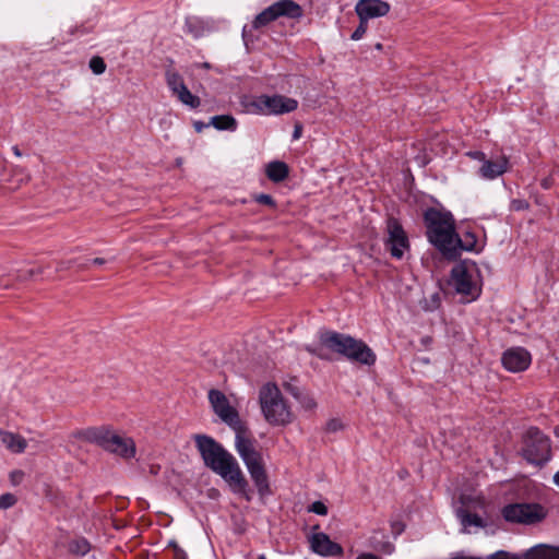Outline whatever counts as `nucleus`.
<instances>
[{
    "label": "nucleus",
    "mask_w": 559,
    "mask_h": 559,
    "mask_svg": "<svg viewBox=\"0 0 559 559\" xmlns=\"http://www.w3.org/2000/svg\"><path fill=\"white\" fill-rule=\"evenodd\" d=\"M193 440L204 465L219 475L234 493L251 501L252 490L235 456L210 436L195 435Z\"/></svg>",
    "instance_id": "nucleus-1"
},
{
    "label": "nucleus",
    "mask_w": 559,
    "mask_h": 559,
    "mask_svg": "<svg viewBox=\"0 0 559 559\" xmlns=\"http://www.w3.org/2000/svg\"><path fill=\"white\" fill-rule=\"evenodd\" d=\"M318 338V345H308L306 350L320 359L331 360L330 354H337L354 364L369 367L376 364V354L362 340L331 330H321Z\"/></svg>",
    "instance_id": "nucleus-2"
},
{
    "label": "nucleus",
    "mask_w": 559,
    "mask_h": 559,
    "mask_svg": "<svg viewBox=\"0 0 559 559\" xmlns=\"http://www.w3.org/2000/svg\"><path fill=\"white\" fill-rule=\"evenodd\" d=\"M426 227V236L444 257L448 252H453L451 245L454 240L455 219L451 212L428 207L423 215Z\"/></svg>",
    "instance_id": "nucleus-3"
},
{
    "label": "nucleus",
    "mask_w": 559,
    "mask_h": 559,
    "mask_svg": "<svg viewBox=\"0 0 559 559\" xmlns=\"http://www.w3.org/2000/svg\"><path fill=\"white\" fill-rule=\"evenodd\" d=\"M259 403L264 419L271 426L285 427L295 420L289 403L275 383L267 382L261 386Z\"/></svg>",
    "instance_id": "nucleus-4"
},
{
    "label": "nucleus",
    "mask_w": 559,
    "mask_h": 559,
    "mask_svg": "<svg viewBox=\"0 0 559 559\" xmlns=\"http://www.w3.org/2000/svg\"><path fill=\"white\" fill-rule=\"evenodd\" d=\"M304 16L302 7L294 0H278L262 10L252 21L251 25H245L242 37L248 44L253 39V31L261 29L281 17L299 21Z\"/></svg>",
    "instance_id": "nucleus-5"
},
{
    "label": "nucleus",
    "mask_w": 559,
    "mask_h": 559,
    "mask_svg": "<svg viewBox=\"0 0 559 559\" xmlns=\"http://www.w3.org/2000/svg\"><path fill=\"white\" fill-rule=\"evenodd\" d=\"M527 464L544 467L552 457L551 440L537 427L522 433L518 452Z\"/></svg>",
    "instance_id": "nucleus-6"
},
{
    "label": "nucleus",
    "mask_w": 559,
    "mask_h": 559,
    "mask_svg": "<svg viewBox=\"0 0 559 559\" xmlns=\"http://www.w3.org/2000/svg\"><path fill=\"white\" fill-rule=\"evenodd\" d=\"M501 513L507 522L523 524H534L546 516L544 507L538 503L507 504L502 508Z\"/></svg>",
    "instance_id": "nucleus-7"
},
{
    "label": "nucleus",
    "mask_w": 559,
    "mask_h": 559,
    "mask_svg": "<svg viewBox=\"0 0 559 559\" xmlns=\"http://www.w3.org/2000/svg\"><path fill=\"white\" fill-rule=\"evenodd\" d=\"M252 106L264 115H283L297 109L298 102L284 95H260L253 102Z\"/></svg>",
    "instance_id": "nucleus-8"
},
{
    "label": "nucleus",
    "mask_w": 559,
    "mask_h": 559,
    "mask_svg": "<svg viewBox=\"0 0 559 559\" xmlns=\"http://www.w3.org/2000/svg\"><path fill=\"white\" fill-rule=\"evenodd\" d=\"M209 401L213 412L231 429L240 427L242 420L238 411L230 405L227 396L219 390L211 389L209 391Z\"/></svg>",
    "instance_id": "nucleus-9"
},
{
    "label": "nucleus",
    "mask_w": 559,
    "mask_h": 559,
    "mask_svg": "<svg viewBox=\"0 0 559 559\" xmlns=\"http://www.w3.org/2000/svg\"><path fill=\"white\" fill-rule=\"evenodd\" d=\"M450 285L455 292L466 298V301L475 300L480 294V287L473 281L464 264H456L450 274Z\"/></svg>",
    "instance_id": "nucleus-10"
},
{
    "label": "nucleus",
    "mask_w": 559,
    "mask_h": 559,
    "mask_svg": "<svg viewBox=\"0 0 559 559\" xmlns=\"http://www.w3.org/2000/svg\"><path fill=\"white\" fill-rule=\"evenodd\" d=\"M386 233L388 238L385 240V248L395 259H402L404 251L409 248L408 237L400 223L395 217L390 216L386 219Z\"/></svg>",
    "instance_id": "nucleus-11"
},
{
    "label": "nucleus",
    "mask_w": 559,
    "mask_h": 559,
    "mask_svg": "<svg viewBox=\"0 0 559 559\" xmlns=\"http://www.w3.org/2000/svg\"><path fill=\"white\" fill-rule=\"evenodd\" d=\"M103 449L126 460L134 457L136 453L135 442L132 438L121 437L110 429Z\"/></svg>",
    "instance_id": "nucleus-12"
},
{
    "label": "nucleus",
    "mask_w": 559,
    "mask_h": 559,
    "mask_svg": "<svg viewBox=\"0 0 559 559\" xmlns=\"http://www.w3.org/2000/svg\"><path fill=\"white\" fill-rule=\"evenodd\" d=\"M532 362L531 353L523 347H511L501 357L502 366L510 372H522Z\"/></svg>",
    "instance_id": "nucleus-13"
},
{
    "label": "nucleus",
    "mask_w": 559,
    "mask_h": 559,
    "mask_svg": "<svg viewBox=\"0 0 559 559\" xmlns=\"http://www.w3.org/2000/svg\"><path fill=\"white\" fill-rule=\"evenodd\" d=\"M309 543L311 550L322 557H341L344 554L343 547L331 540L329 535L322 532L313 533Z\"/></svg>",
    "instance_id": "nucleus-14"
},
{
    "label": "nucleus",
    "mask_w": 559,
    "mask_h": 559,
    "mask_svg": "<svg viewBox=\"0 0 559 559\" xmlns=\"http://www.w3.org/2000/svg\"><path fill=\"white\" fill-rule=\"evenodd\" d=\"M359 20L381 17L389 13L390 4L382 0H359L355 7Z\"/></svg>",
    "instance_id": "nucleus-15"
},
{
    "label": "nucleus",
    "mask_w": 559,
    "mask_h": 559,
    "mask_svg": "<svg viewBox=\"0 0 559 559\" xmlns=\"http://www.w3.org/2000/svg\"><path fill=\"white\" fill-rule=\"evenodd\" d=\"M236 433L235 445L240 457L248 456L257 450L255 440L251 438L250 431L245 424L233 429Z\"/></svg>",
    "instance_id": "nucleus-16"
},
{
    "label": "nucleus",
    "mask_w": 559,
    "mask_h": 559,
    "mask_svg": "<svg viewBox=\"0 0 559 559\" xmlns=\"http://www.w3.org/2000/svg\"><path fill=\"white\" fill-rule=\"evenodd\" d=\"M477 243V237L472 231H466L461 238L457 233H454V240L451 247H453V252H448L444 257L449 260H455L460 257L461 251H472L475 249Z\"/></svg>",
    "instance_id": "nucleus-17"
},
{
    "label": "nucleus",
    "mask_w": 559,
    "mask_h": 559,
    "mask_svg": "<svg viewBox=\"0 0 559 559\" xmlns=\"http://www.w3.org/2000/svg\"><path fill=\"white\" fill-rule=\"evenodd\" d=\"M109 431L107 427H90L85 429H79L72 432L74 439L83 440L90 443H95L103 449L104 442Z\"/></svg>",
    "instance_id": "nucleus-18"
},
{
    "label": "nucleus",
    "mask_w": 559,
    "mask_h": 559,
    "mask_svg": "<svg viewBox=\"0 0 559 559\" xmlns=\"http://www.w3.org/2000/svg\"><path fill=\"white\" fill-rule=\"evenodd\" d=\"M248 472L257 487V490H258L260 497H265V496L271 495L269 476H267L264 464L253 467L251 469H248Z\"/></svg>",
    "instance_id": "nucleus-19"
},
{
    "label": "nucleus",
    "mask_w": 559,
    "mask_h": 559,
    "mask_svg": "<svg viewBox=\"0 0 559 559\" xmlns=\"http://www.w3.org/2000/svg\"><path fill=\"white\" fill-rule=\"evenodd\" d=\"M1 441L7 449L14 453H23L27 447L26 440L14 432L4 431L0 429Z\"/></svg>",
    "instance_id": "nucleus-20"
},
{
    "label": "nucleus",
    "mask_w": 559,
    "mask_h": 559,
    "mask_svg": "<svg viewBox=\"0 0 559 559\" xmlns=\"http://www.w3.org/2000/svg\"><path fill=\"white\" fill-rule=\"evenodd\" d=\"M508 159L502 157L498 160H485L480 167V174L484 178L493 179L507 170Z\"/></svg>",
    "instance_id": "nucleus-21"
},
{
    "label": "nucleus",
    "mask_w": 559,
    "mask_h": 559,
    "mask_svg": "<svg viewBox=\"0 0 559 559\" xmlns=\"http://www.w3.org/2000/svg\"><path fill=\"white\" fill-rule=\"evenodd\" d=\"M265 174L273 182H282L289 175V167L286 163L274 160L266 165Z\"/></svg>",
    "instance_id": "nucleus-22"
},
{
    "label": "nucleus",
    "mask_w": 559,
    "mask_h": 559,
    "mask_svg": "<svg viewBox=\"0 0 559 559\" xmlns=\"http://www.w3.org/2000/svg\"><path fill=\"white\" fill-rule=\"evenodd\" d=\"M524 559H559V549L547 546H537L530 549Z\"/></svg>",
    "instance_id": "nucleus-23"
},
{
    "label": "nucleus",
    "mask_w": 559,
    "mask_h": 559,
    "mask_svg": "<svg viewBox=\"0 0 559 559\" xmlns=\"http://www.w3.org/2000/svg\"><path fill=\"white\" fill-rule=\"evenodd\" d=\"M209 124L219 131H235L237 129V120L231 115H218L211 118Z\"/></svg>",
    "instance_id": "nucleus-24"
},
{
    "label": "nucleus",
    "mask_w": 559,
    "mask_h": 559,
    "mask_svg": "<svg viewBox=\"0 0 559 559\" xmlns=\"http://www.w3.org/2000/svg\"><path fill=\"white\" fill-rule=\"evenodd\" d=\"M69 552L75 556H85L91 550V544L87 539L81 537L69 543Z\"/></svg>",
    "instance_id": "nucleus-25"
},
{
    "label": "nucleus",
    "mask_w": 559,
    "mask_h": 559,
    "mask_svg": "<svg viewBox=\"0 0 559 559\" xmlns=\"http://www.w3.org/2000/svg\"><path fill=\"white\" fill-rule=\"evenodd\" d=\"M176 95L182 104L191 108H198L201 104V99L193 95L187 86H181V90Z\"/></svg>",
    "instance_id": "nucleus-26"
},
{
    "label": "nucleus",
    "mask_w": 559,
    "mask_h": 559,
    "mask_svg": "<svg viewBox=\"0 0 559 559\" xmlns=\"http://www.w3.org/2000/svg\"><path fill=\"white\" fill-rule=\"evenodd\" d=\"M166 81L175 95L181 90V86H186L182 76L176 71L168 70L166 72Z\"/></svg>",
    "instance_id": "nucleus-27"
},
{
    "label": "nucleus",
    "mask_w": 559,
    "mask_h": 559,
    "mask_svg": "<svg viewBox=\"0 0 559 559\" xmlns=\"http://www.w3.org/2000/svg\"><path fill=\"white\" fill-rule=\"evenodd\" d=\"M243 463L246 464L248 469L260 466L263 463L262 454L259 450L250 453L248 456L242 457Z\"/></svg>",
    "instance_id": "nucleus-28"
},
{
    "label": "nucleus",
    "mask_w": 559,
    "mask_h": 559,
    "mask_svg": "<svg viewBox=\"0 0 559 559\" xmlns=\"http://www.w3.org/2000/svg\"><path fill=\"white\" fill-rule=\"evenodd\" d=\"M462 523L468 526L484 527L485 523L477 513L465 512L462 516Z\"/></svg>",
    "instance_id": "nucleus-29"
},
{
    "label": "nucleus",
    "mask_w": 559,
    "mask_h": 559,
    "mask_svg": "<svg viewBox=\"0 0 559 559\" xmlns=\"http://www.w3.org/2000/svg\"><path fill=\"white\" fill-rule=\"evenodd\" d=\"M88 66L92 72L97 75L103 74L106 71V63L99 56L92 57Z\"/></svg>",
    "instance_id": "nucleus-30"
},
{
    "label": "nucleus",
    "mask_w": 559,
    "mask_h": 559,
    "mask_svg": "<svg viewBox=\"0 0 559 559\" xmlns=\"http://www.w3.org/2000/svg\"><path fill=\"white\" fill-rule=\"evenodd\" d=\"M43 272H44V269L41 266L33 267V269H29L26 271H20L16 276V280L21 281V282L29 281L33 277L43 274Z\"/></svg>",
    "instance_id": "nucleus-31"
},
{
    "label": "nucleus",
    "mask_w": 559,
    "mask_h": 559,
    "mask_svg": "<svg viewBox=\"0 0 559 559\" xmlns=\"http://www.w3.org/2000/svg\"><path fill=\"white\" fill-rule=\"evenodd\" d=\"M253 200L255 202H258L259 204L266 205L271 209H276V201L270 194H265V193L254 194Z\"/></svg>",
    "instance_id": "nucleus-32"
},
{
    "label": "nucleus",
    "mask_w": 559,
    "mask_h": 559,
    "mask_svg": "<svg viewBox=\"0 0 559 559\" xmlns=\"http://www.w3.org/2000/svg\"><path fill=\"white\" fill-rule=\"evenodd\" d=\"M301 406L307 411H312L317 407V402L309 394H300L299 400H297Z\"/></svg>",
    "instance_id": "nucleus-33"
},
{
    "label": "nucleus",
    "mask_w": 559,
    "mask_h": 559,
    "mask_svg": "<svg viewBox=\"0 0 559 559\" xmlns=\"http://www.w3.org/2000/svg\"><path fill=\"white\" fill-rule=\"evenodd\" d=\"M17 502L13 493L7 492L0 496V509H9Z\"/></svg>",
    "instance_id": "nucleus-34"
},
{
    "label": "nucleus",
    "mask_w": 559,
    "mask_h": 559,
    "mask_svg": "<svg viewBox=\"0 0 559 559\" xmlns=\"http://www.w3.org/2000/svg\"><path fill=\"white\" fill-rule=\"evenodd\" d=\"M367 28H368V22L366 20H359V25L353 32L350 38L353 40H359L366 34Z\"/></svg>",
    "instance_id": "nucleus-35"
},
{
    "label": "nucleus",
    "mask_w": 559,
    "mask_h": 559,
    "mask_svg": "<svg viewBox=\"0 0 559 559\" xmlns=\"http://www.w3.org/2000/svg\"><path fill=\"white\" fill-rule=\"evenodd\" d=\"M308 511L319 515H326L328 507L322 501H314L311 506H309Z\"/></svg>",
    "instance_id": "nucleus-36"
},
{
    "label": "nucleus",
    "mask_w": 559,
    "mask_h": 559,
    "mask_svg": "<svg viewBox=\"0 0 559 559\" xmlns=\"http://www.w3.org/2000/svg\"><path fill=\"white\" fill-rule=\"evenodd\" d=\"M511 210L515 212L526 211L530 209V203L524 199H514L511 201Z\"/></svg>",
    "instance_id": "nucleus-37"
},
{
    "label": "nucleus",
    "mask_w": 559,
    "mask_h": 559,
    "mask_svg": "<svg viewBox=\"0 0 559 559\" xmlns=\"http://www.w3.org/2000/svg\"><path fill=\"white\" fill-rule=\"evenodd\" d=\"M167 547L174 550V559H188L186 552L176 540H170Z\"/></svg>",
    "instance_id": "nucleus-38"
},
{
    "label": "nucleus",
    "mask_w": 559,
    "mask_h": 559,
    "mask_svg": "<svg viewBox=\"0 0 559 559\" xmlns=\"http://www.w3.org/2000/svg\"><path fill=\"white\" fill-rule=\"evenodd\" d=\"M24 479V472L21 469H14L10 473V481L13 486L20 485Z\"/></svg>",
    "instance_id": "nucleus-39"
},
{
    "label": "nucleus",
    "mask_w": 559,
    "mask_h": 559,
    "mask_svg": "<svg viewBox=\"0 0 559 559\" xmlns=\"http://www.w3.org/2000/svg\"><path fill=\"white\" fill-rule=\"evenodd\" d=\"M342 429V423L338 419H331L326 423V431L335 432Z\"/></svg>",
    "instance_id": "nucleus-40"
},
{
    "label": "nucleus",
    "mask_w": 559,
    "mask_h": 559,
    "mask_svg": "<svg viewBox=\"0 0 559 559\" xmlns=\"http://www.w3.org/2000/svg\"><path fill=\"white\" fill-rule=\"evenodd\" d=\"M200 22L198 20H191V19H188L186 21V25L188 27V31L190 33H192L194 36H199V32H198V27H197V24H199Z\"/></svg>",
    "instance_id": "nucleus-41"
},
{
    "label": "nucleus",
    "mask_w": 559,
    "mask_h": 559,
    "mask_svg": "<svg viewBox=\"0 0 559 559\" xmlns=\"http://www.w3.org/2000/svg\"><path fill=\"white\" fill-rule=\"evenodd\" d=\"M491 559H520L518 556L515 555H511L507 551H498L497 554H495Z\"/></svg>",
    "instance_id": "nucleus-42"
},
{
    "label": "nucleus",
    "mask_w": 559,
    "mask_h": 559,
    "mask_svg": "<svg viewBox=\"0 0 559 559\" xmlns=\"http://www.w3.org/2000/svg\"><path fill=\"white\" fill-rule=\"evenodd\" d=\"M285 389L287 390V392H289L296 400H299V395L301 394L299 388L290 384V383H287L285 385Z\"/></svg>",
    "instance_id": "nucleus-43"
},
{
    "label": "nucleus",
    "mask_w": 559,
    "mask_h": 559,
    "mask_svg": "<svg viewBox=\"0 0 559 559\" xmlns=\"http://www.w3.org/2000/svg\"><path fill=\"white\" fill-rule=\"evenodd\" d=\"M467 155L478 160H485L486 157L485 153H483L481 151L468 152Z\"/></svg>",
    "instance_id": "nucleus-44"
},
{
    "label": "nucleus",
    "mask_w": 559,
    "mask_h": 559,
    "mask_svg": "<svg viewBox=\"0 0 559 559\" xmlns=\"http://www.w3.org/2000/svg\"><path fill=\"white\" fill-rule=\"evenodd\" d=\"M211 124L202 122V121H194L193 127L197 132H201L203 129L210 127Z\"/></svg>",
    "instance_id": "nucleus-45"
},
{
    "label": "nucleus",
    "mask_w": 559,
    "mask_h": 559,
    "mask_svg": "<svg viewBox=\"0 0 559 559\" xmlns=\"http://www.w3.org/2000/svg\"><path fill=\"white\" fill-rule=\"evenodd\" d=\"M301 132H302V126L300 123H297L295 126V129H294V132H293V139L294 140H297L301 136Z\"/></svg>",
    "instance_id": "nucleus-46"
},
{
    "label": "nucleus",
    "mask_w": 559,
    "mask_h": 559,
    "mask_svg": "<svg viewBox=\"0 0 559 559\" xmlns=\"http://www.w3.org/2000/svg\"><path fill=\"white\" fill-rule=\"evenodd\" d=\"M393 545L389 542H385L382 544V547H381V550L388 552V554H391L393 551Z\"/></svg>",
    "instance_id": "nucleus-47"
},
{
    "label": "nucleus",
    "mask_w": 559,
    "mask_h": 559,
    "mask_svg": "<svg viewBox=\"0 0 559 559\" xmlns=\"http://www.w3.org/2000/svg\"><path fill=\"white\" fill-rule=\"evenodd\" d=\"M357 559H380L378 556L373 555V554H370V552H366V554H361L357 557Z\"/></svg>",
    "instance_id": "nucleus-48"
},
{
    "label": "nucleus",
    "mask_w": 559,
    "mask_h": 559,
    "mask_svg": "<svg viewBox=\"0 0 559 559\" xmlns=\"http://www.w3.org/2000/svg\"><path fill=\"white\" fill-rule=\"evenodd\" d=\"M72 264V261H61L58 265V270L69 269Z\"/></svg>",
    "instance_id": "nucleus-49"
},
{
    "label": "nucleus",
    "mask_w": 559,
    "mask_h": 559,
    "mask_svg": "<svg viewBox=\"0 0 559 559\" xmlns=\"http://www.w3.org/2000/svg\"><path fill=\"white\" fill-rule=\"evenodd\" d=\"M93 263H94V264H97V265H102V264H104V263H105V260H104L103 258H95V259L93 260Z\"/></svg>",
    "instance_id": "nucleus-50"
},
{
    "label": "nucleus",
    "mask_w": 559,
    "mask_h": 559,
    "mask_svg": "<svg viewBox=\"0 0 559 559\" xmlns=\"http://www.w3.org/2000/svg\"><path fill=\"white\" fill-rule=\"evenodd\" d=\"M12 151H13L14 155L17 157H20L22 155L19 146H16V145L12 147Z\"/></svg>",
    "instance_id": "nucleus-51"
},
{
    "label": "nucleus",
    "mask_w": 559,
    "mask_h": 559,
    "mask_svg": "<svg viewBox=\"0 0 559 559\" xmlns=\"http://www.w3.org/2000/svg\"><path fill=\"white\" fill-rule=\"evenodd\" d=\"M554 483L559 486V471L554 475Z\"/></svg>",
    "instance_id": "nucleus-52"
},
{
    "label": "nucleus",
    "mask_w": 559,
    "mask_h": 559,
    "mask_svg": "<svg viewBox=\"0 0 559 559\" xmlns=\"http://www.w3.org/2000/svg\"><path fill=\"white\" fill-rule=\"evenodd\" d=\"M10 287H11V285L8 283H0V288H2V289H8Z\"/></svg>",
    "instance_id": "nucleus-53"
},
{
    "label": "nucleus",
    "mask_w": 559,
    "mask_h": 559,
    "mask_svg": "<svg viewBox=\"0 0 559 559\" xmlns=\"http://www.w3.org/2000/svg\"><path fill=\"white\" fill-rule=\"evenodd\" d=\"M542 187H543V188H545V189H548V188H549V182H548V180H546V179H545V180H543V181H542Z\"/></svg>",
    "instance_id": "nucleus-54"
},
{
    "label": "nucleus",
    "mask_w": 559,
    "mask_h": 559,
    "mask_svg": "<svg viewBox=\"0 0 559 559\" xmlns=\"http://www.w3.org/2000/svg\"><path fill=\"white\" fill-rule=\"evenodd\" d=\"M374 48H376L377 50H382L383 46H382V44H381V43H378V44H376Z\"/></svg>",
    "instance_id": "nucleus-55"
},
{
    "label": "nucleus",
    "mask_w": 559,
    "mask_h": 559,
    "mask_svg": "<svg viewBox=\"0 0 559 559\" xmlns=\"http://www.w3.org/2000/svg\"><path fill=\"white\" fill-rule=\"evenodd\" d=\"M202 68L210 69L211 64L209 62H204V63H202Z\"/></svg>",
    "instance_id": "nucleus-56"
},
{
    "label": "nucleus",
    "mask_w": 559,
    "mask_h": 559,
    "mask_svg": "<svg viewBox=\"0 0 559 559\" xmlns=\"http://www.w3.org/2000/svg\"><path fill=\"white\" fill-rule=\"evenodd\" d=\"M257 559H266L264 555H260Z\"/></svg>",
    "instance_id": "nucleus-57"
}]
</instances>
